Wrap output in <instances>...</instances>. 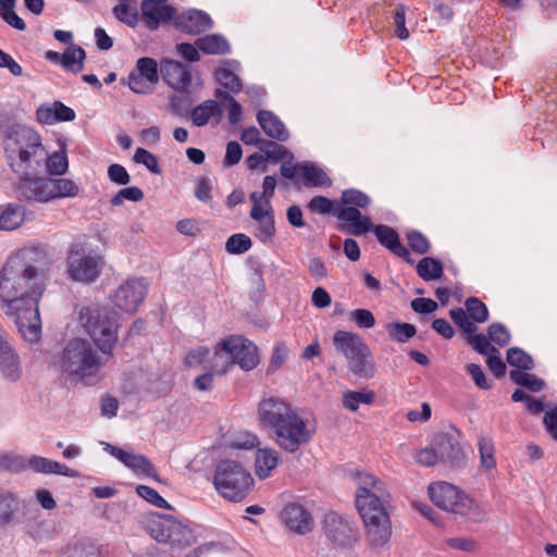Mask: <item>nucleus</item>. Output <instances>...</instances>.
I'll return each mask as SVG.
<instances>
[{
	"instance_id": "f257e3e1",
	"label": "nucleus",
	"mask_w": 557,
	"mask_h": 557,
	"mask_svg": "<svg viewBox=\"0 0 557 557\" xmlns=\"http://www.w3.org/2000/svg\"><path fill=\"white\" fill-rule=\"evenodd\" d=\"M46 283L30 276L10 260L0 271V301L4 313L15 319L18 332L29 343L41 337L39 300Z\"/></svg>"
},
{
	"instance_id": "f03ea898",
	"label": "nucleus",
	"mask_w": 557,
	"mask_h": 557,
	"mask_svg": "<svg viewBox=\"0 0 557 557\" xmlns=\"http://www.w3.org/2000/svg\"><path fill=\"white\" fill-rule=\"evenodd\" d=\"M356 481L358 488L355 503L366 529L367 541L373 547H383L392 535V522L385 508L391 495L385 483L370 473L357 472Z\"/></svg>"
},
{
	"instance_id": "7ed1b4c3",
	"label": "nucleus",
	"mask_w": 557,
	"mask_h": 557,
	"mask_svg": "<svg viewBox=\"0 0 557 557\" xmlns=\"http://www.w3.org/2000/svg\"><path fill=\"white\" fill-rule=\"evenodd\" d=\"M258 412L261 424L271 432L276 445L287 453H296L313 437L314 429L284 400L274 397L263 399Z\"/></svg>"
},
{
	"instance_id": "20e7f679",
	"label": "nucleus",
	"mask_w": 557,
	"mask_h": 557,
	"mask_svg": "<svg viewBox=\"0 0 557 557\" xmlns=\"http://www.w3.org/2000/svg\"><path fill=\"white\" fill-rule=\"evenodd\" d=\"M3 149L8 165L21 177L32 176L33 166L42 161L41 136L32 127L21 124L9 126L3 133Z\"/></svg>"
},
{
	"instance_id": "39448f33",
	"label": "nucleus",
	"mask_w": 557,
	"mask_h": 557,
	"mask_svg": "<svg viewBox=\"0 0 557 557\" xmlns=\"http://www.w3.org/2000/svg\"><path fill=\"white\" fill-rule=\"evenodd\" d=\"M78 320L98 349L111 357L117 341V312L108 307H83Z\"/></svg>"
},
{
	"instance_id": "423d86ee",
	"label": "nucleus",
	"mask_w": 557,
	"mask_h": 557,
	"mask_svg": "<svg viewBox=\"0 0 557 557\" xmlns=\"http://www.w3.org/2000/svg\"><path fill=\"white\" fill-rule=\"evenodd\" d=\"M59 363L63 373L85 381L97 376L106 361L99 357L89 342L74 338L63 348Z\"/></svg>"
},
{
	"instance_id": "0eeeda50",
	"label": "nucleus",
	"mask_w": 557,
	"mask_h": 557,
	"mask_svg": "<svg viewBox=\"0 0 557 557\" xmlns=\"http://www.w3.org/2000/svg\"><path fill=\"white\" fill-rule=\"evenodd\" d=\"M20 199L49 202L53 199L72 198L78 195L79 186L70 178L52 176L21 177L16 187Z\"/></svg>"
},
{
	"instance_id": "6e6552de",
	"label": "nucleus",
	"mask_w": 557,
	"mask_h": 557,
	"mask_svg": "<svg viewBox=\"0 0 557 557\" xmlns=\"http://www.w3.org/2000/svg\"><path fill=\"white\" fill-rule=\"evenodd\" d=\"M252 482L249 471L236 460H221L216 466L213 483L219 494L227 500L242 502Z\"/></svg>"
},
{
	"instance_id": "1a4fd4ad",
	"label": "nucleus",
	"mask_w": 557,
	"mask_h": 557,
	"mask_svg": "<svg viewBox=\"0 0 557 557\" xmlns=\"http://www.w3.org/2000/svg\"><path fill=\"white\" fill-rule=\"evenodd\" d=\"M145 529L157 542L169 543L172 547H189L196 540L193 530L171 515L149 513Z\"/></svg>"
},
{
	"instance_id": "9d476101",
	"label": "nucleus",
	"mask_w": 557,
	"mask_h": 557,
	"mask_svg": "<svg viewBox=\"0 0 557 557\" xmlns=\"http://www.w3.org/2000/svg\"><path fill=\"white\" fill-rule=\"evenodd\" d=\"M429 494L431 500L438 508L471 520L479 519V507L474 500L453 484L447 482L433 483L429 486Z\"/></svg>"
},
{
	"instance_id": "9b49d317",
	"label": "nucleus",
	"mask_w": 557,
	"mask_h": 557,
	"mask_svg": "<svg viewBox=\"0 0 557 557\" xmlns=\"http://www.w3.org/2000/svg\"><path fill=\"white\" fill-rule=\"evenodd\" d=\"M9 260L25 270L30 276L46 283L53 262L52 249L47 244L29 245L21 248Z\"/></svg>"
},
{
	"instance_id": "f8f14e48",
	"label": "nucleus",
	"mask_w": 557,
	"mask_h": 557,
	"mask_svg": "<svg viewBox=\"0 0 557 557\" xmlns=\"http://www.w3.org/2000/svg\"><path fill=\"white\" fill-rule=\"evenodd\" d=\"M67 273L73 281L89 284L100 275V257L82 244H73L67 252Z\"/></svg>"
},
{
	"instance_id": "ddd939ff",
	"label": "nucleus",
	"mask_w": 557,
	"mask_h": 557,
	"mask_svg": "<svg viewBox=\"0 0 557 557\" xmlns=\"http://www.w3.org/2000/svg\"><path fill=\"white\" fill-rule=\"evenodd\" d=\"M322 529L325 536L337 546L349 547L358 540V529L355 523L348 517L335 511L324 515Z\"/></svg>"
},
{
	"instance_id": "4468645a",
	"label": "nucleus",
	"mask_w": 557,
	"mask_h": 557,
	"mask_svg": "<svg viewBox=\"0 0 557 557\" xmlns=\"http://www.w3.org/2000/svg\"><path fill=\"white\" fill-rule=\"evenodd\" d=\"M436 447L438 459L450 468H462L466 465V456L459 443V433H437L432 441Z\"/></svg>"
},
{
	"instance_id": "2eb2a0df",
	"label": "nucleus",
	"mask_w": 557,
	"mask_h": 557,
	"mask_svg": "<svg viewBox=\"0 0 557 557\" xmlns=\"http://www.w3.org/2000/svg\"><path fill=\"white\" fill-rule=\"evenodd\" d=\"M147 290L144 278L127 280L114 294L113 302L125 312L133 313L143 302Z\"/></svg>"
},
{
	"instance_id": "dca6fc26",
	"label": "nucleus",
	"mask_w": 557,
	"mask_h": 557,
	"mask_svg": "<svg viewBox=\"0 0 557 557\" xmlns=\"http://www.w3.org/2000/svg\"><path fill=\"white\" fill-rule=\"evenodd\" d=\"M334 215L341 222L339 230L350 235L361 236L373 228L371 219L357 208L341 207L334 211Z\"/></svg>"
},
{
	"instance_id": "f3484780",
	"label": "nucleus",
	"mask_w": 557,
	"mask_h": 557,
	"mask_svg": "<svg viewBox=\"0 0 557 557\" xmlns=\"http://www.w3.org/2000/svg\"><path fill=\"white\" fill-rule=\"evenodd\" d=\"M160 73L171 88L189 92L191 75L186 65L175 60L165 59L160 63Z\"/></svg>"
},
{
	"instance_id": "a211bd4d",
	"label": "nucleus",
	"mask_w": 557,
	"mask_h": 557,
	"mask_svg": "<svg viewBox=\"0 0 557 557\" xmlns=\"http://www.w3.org/2000/svg\"><path fill=\"white\" fill-rule=\"evenodd\" d=\"M281 518L286 528L300 535L312 531L314 525L311 513L296 503L286 505L281 512Z\"/></svg>"
},
{
	"instance_id": "6ab92c4d",
	"label": "nucleus",
	"mask_w": 557,
	"mask_h": 557,
	"mask_svg": "<svg viewBox=\"0 0 557 557\" xmlns=\"http://www.w3.org/2000/svg\"><path fill=\"white\" fill-rule=\"evenodd\" d=\"M44 160L39 162L38 166H33L32 176H40L47 173L48 176H60L67 172L69 161L66 154L65 144L60 145V150L49 153L44 146Z\"/></svg>"
},
{
	"instance_id": "aec40b11",
	"label": "nucleus",
	"mask_w": 557,
	"mask_h": 557,
	"mask_svg": "<svg viewBox=\"0 0 557 557\" xmlns=\"http://www.w3.org/2000/svg\"><path fill=\"white\" fill-rule=\"evenodd\" d=\"M165 0H143L140 10L143 20L150 30H154L162 22L171 21L175 15V9L162 4Z\"/></svg>"
},
{
	"instance_id": "412c9836",
	"label": "nucleus",
	"mask_w": 557,
	"mask_h": 557,
	"mask_svg": "<svg viewBox=\"0 0 557 557\" xmlns=\"http://www.w3.org/2000/svg\"><path fill=\"white\" fill-rule=\"evenodd\" d=\"M0 373L11 382H16L22 376L20 357L2 334H0Z\"/></svg>"
},
{
	"instance_id": "4be33fe9",
	"label": "nucleus",
	"mask_w": 557,
	"mask_h": 557,
	"mask_svg": "<svg viewBox=\"0 0 557 557\" xmlns=\"http://www.w3.org/2000/svg\"><path fill=\"white\" fill-rule=\"evenodd\" d=\"M372 231L383 247L404 259L407 263L412 264L414 262L408 249L400 243L398 233L392 226L385 224L373 225Z\"/></svg>"
},
{
	"instance_id": "5701e85b",
	"label": "nucleus",
	"mask_w": 557,
	"mask_h": 557,
	"mask_svg": "<svg viewBox=\"0 0 557 557\" xmlns=\"http://www.w3.org/2000/svg\"><path fill=\"white\" fill-rule=\"evenodd\" d=\"M175 25L183 33L190 35H199L213 25L209 14L199 10H188L180 14L175 20Z\"/></svg>"
},
{
	"instance_id": "b1692460",
	"label": "nucleus",
	"mask_w": 557,
	"mask_h": 557,
	"mask_svg": "<svg viewBox=\"0 0 557 557\" xmlns=\"http://www.w3.org/2000/svg\"><path fill=\"white\" fill-rule=\"evenodd\" d=\"M239 338H225L219 342L214 347L213 356L210 360V370L214 374H224L230 367L235 364L232 349L236 348V342Z\"/></svg>"
},
{
	"instance_id": "393cba45",
	"label": "nucleus",
	"mask_w": 557,
	"mask_h": 557,
	"mask_svg": "<svg viewBox=\"0 0 557 557\" xmlns=\"http://www.w3.org/2000/svg\"><path fill=\"white\" fill-rule=\"evenodd\" d=\"M228 338H239L236 342V348L232 349L234 355L235 364H238L244 371H249L256 368L259 363V356L257 346L240 335H232Z\"/></svg>"
},
{
	"instance_id": "a878e982",
	"label": "nucleus",
	"mask_w": 557,
	"mask_h": 557,
	"mask_svg": "<svg viewBox=\"0 0 557 557\" xmlns=\"http://www.w3.org/2000/svg\"><path fill=\"white\" fill-rule=\"evenodd\" d=\"M256 117L260 127L268 137L281 143H284L289 138V132L285 124L272 111L259 110Z\"/></svg>"
},
{
	"instance_id": "bb28decb",
	"label": "nucleus",
	"mask_w": 557,
	"mask_h": 557,
	"mask_svg": "<svg viewBox=\"0 0 557 557\" xmlns=\"http://www.w3.org/2000/svg\"><path fill=\"white\" fill-rule=\"evenodd\" d=\"M29 467L32 470L38 473H55V474H62L69 478H76L78 476V472L70 469L63 463H60L54 460H50L48 458L34 455L27 460L26 467Z\"/></svg>"
},
{
	"instance_id": "cd10ccee",
	"label": "nucleus",
	"mask_w": 557,
	"mask_h": 557,
	"mask_svg": "<svg viewBox=\"0 0 557 557\" xmlns=\"http://www.w3.org/2000/svg\"><path fill=\"white\" fill-rule=\"evenodd\" d=\"M360 352L352 360L348 362L349 370L362 379H370L375 373V366L372 357L371 349L366 343L361 348Z\"/></svg>"
},
{
	"instance_id": "c85d7f7f",
	"label": "nucleus",
	"mask_w": 557,
	"mask_h": 557,
	"mask_svg": "<svg viewBox=\"0 0 557 557\" xmlns=\"http://www.w3.org/2000/svg\"><path fill=\"white\" fill-rule=\"evenodd\" d=\"M366 344V342L361 338L360 335L347 332V331H336L333 335V346L336 351L343 354L345 358L348 355H351L352 351L357 350L360 352V348Z\"/></svg>"
},
{
	"instance_id": "c756f323",
	"label": "nucleus",
	"mask_w": 557,
	"mask_h": 557,
	"mask_svg": "<svg viewBox=\"0 0 557 557\" xmlns=\"http://www.w3.org/2000/svg\"><path fill=\"white\" fill-rule=\"evenodd\" d=\"M366 344V342L361 338L360 335L347 332V331H336L333 335V346L336 351L343 354L345 358L348 355H351L352 351L357 350L360 352V348Z\"/></svg>"
},
{
	"instance_id": "7c9ffc66",
	"label": "nucleus",
	"mask_w": 557,
	"mask_h": 557,
	"mask_svg": "<svg viewBox=\"0 0 557 557\" xmlns=\"http://www.w3.org/2000/svg\"><path fill=\"white\" fill-rule=\"evenodd\" d=\"M278 462V454L273 448H259L256 451V474L259 479H267L276 468Z\"/></svg>"
},
{
	"instance_id": "2f4dec72",
	"label": "nucleus",
	"mask_w": 557,
	"mask_h": 557,
	"mask_svg": "<svg viewBox=\"0 0 557 557\" xmlns=\"http://www.w3.org/2000/svg\"><path fill=\"white\" fill-rule=\"evenodd\" d=\"M221 115L222 109L215 100H206L190 112V119L198 127L207 125L211 117H221Z\"/></svg>"
},
{
	"instance_id": "473e14b6",
	"label": "nucleus",
	"mask_w": 557,
	"mask_h": 557,
	"mask_svg": "<svg viewBox=\"0 0 557 557\" xmlns=\"http://www.w3.org/2000/svg\"><path fill=\"white\" fill-rule=\"evenodd\" d=\"M195 45L206 54H226L231 51L228 41L220 34L200 37Z\"/></svg>"
},
{
	"instance_id": "72a5a7b5",
	"label": "nucleus",
	"mask_w": 557,
	"mask_h": 557,
	"mask_svg": "<svg viewBox=\"0 0 557 557\" xmlns=\"http://www.w3.org/2000/svg\"><path fill=\"white\" fill-rule=\"evenodd\" d=\"M298 170H300L302 173L306 186L329 187L332 185V181L326 175V173L322 169L317 166L313 162H302L298 164Z\"/></svg>"
},
{
	"instance_id": "f704fd0d",
	"label": "nucleus",
	"mask_w": 557,
	"mask_h": 557,
	"mask_svg": "<svg viewBox=\"0 0 557 557\" xmlns=\"http://www.w3.org/2000/svg\"><path fill=\"white\" fill-rule=\"evenodd\" d=\"M86 51L77 45L69 46L63 52L62 67L71 73L77 74L84 69Z\"/></svg>"
},
{
	"instance_id": "c9c22d12",
	"label": "nucleus",
	"mask_w": 557,
	"mask_h": 557,
	"mask_svg": "<svg viewBox=\"0 0 557 557\" xmlns=\"http://www.w3.org/2000/svg\"><path fill=\"white\" fill-rule=\"evenodd\" d=\"M24 209L14 203L4 207L0 214V228L4 231H13L25 221Z\"/></svg>"
},
{
	"instance_id": "e433bc0d",
	"label": "nucleus",
	"mask_w": 557,
	"mask_h": 557,
	"mask_svg": "<svg viewBox=\"0 0 557 557\" xmlns=\"http://www.w3.org/2000/svg\"><path fill=\"white\" fill-rule=\"evenodd\" d=\"M418 275L424 281L438 280L443 275V263L435 258L424 257L416 267Z\"/></svg>"
},
{
	"instance_id": "4c0bfd02",
	"label": "nucleus",
	"mask_w": 557,
	"mask_h": 557,
	"mask_svg": "<svg viewBox=\"0 0 557 557\" xmlns=\"http://www.w3.org/2000/svg\"><path fill=\"white\" fill-rule=\"evenodd\" d=\"M509 376L512 382L531 392H540L545 386V382L542 379L537 377L535 374L527 373L524 370H511Z\"/></svg>"
},
{
	"instance_id": "58836bf2",
	"label": "nucleus",
	"mask_w": 557,
	"mask_h": 557,
	"mask_svg": "<svg viewBox=\"0 0 557 557\" xmlns=\"http://www.w3.org/2000/svg\"><path fill=\"white\" fill-rule=\"evenodd\" d=\"M139 76L145 77L149 84H157L159 81L158 63L149 57L139 58L134 70Z\"/></svg>"
},
{
	"instance_id": "ea45409f",
	"label": "nucleus",
	"mask_w": 557,
	"mask_h": 557,
	"mask_svg": "<svg viewBox=\"0 0 557 557\" xmlns=\"http://www.w3.org/2000/svg\"><path fill=\"white\" fill-rule=\"evenodd\" d=\"M507 362L520 371H529L534 368L533 358L519 347H511L507 350Z\"/></svg>"
},
{
	"instance_id": "a19ab883",
	"label": "nucleus",
	"mask_w": 557,
	"mask_h": 557,
	"mask_svg": "<svg viewBox=\"0 0 557 557\" xmlns=\"http://www.w3.org/2000/svg\"><path fill=\"white\" fill-rule=\"evenodd\" d=\"M375 394L372 391L348 392L343 395V405L350 411H357L360 404L371 405L374 401Z\"/></svg>"
},
{
	"instance_id": "79ce46f5",
	"label": "nucleus",
	"mask_w": 557,
	"mask_h": 557,
	"mask_svg": "<svg viewBox=\"0 0 557 557\" xmlns=\"http://www.w3.org/2000/svg\"><path fill=\"white\" fill-rule=\"evenodd\" d=\"M466 310L472 322L484 323L488 320V309L478 297L471 296L465 301Z\"/></svg>"
},
{
	"instance_id": "37998d69",
	"label": "nucleus",
	"mask_w": 557,
	"mask_h": 557,
	"mask_svg": "<svg viewBox=\"0 0 557 557\" xmlns=\"http://www.w3.org/2000/svg\"><path fill=\"white\" fill-rule=\"evenodd\" d=\"M341 201L344 207L366 209L371 203V198L359 189L349 188L342 193Z\"/></svg>"
},
{
	"instance_id": "c03bdc74",
	"label": "nucleus",
	"mask_w": 557,
	"mask_h": 557,
	"mask_svg": "<svg viewBox=\"0 0 557 557\" xmlns=\"http://www.w3.org/2000/svg\"><path fill=\"white\" fill-rule=\"evenodd\" d=\"M125 466L138 474H145L146 476L153 478V479L157 478L156 467L144 455L132 454V456L129 457V459Z\"/></svg>"
},
{
	"instance_id": "a18cd8bd",
	"label": "nucleus",
	"mask_w": 557,
	"mask_h": 557,
	"mask_svg": "<svg viewBox=\"0 0 557 557\" xmlns=\"http://www.w3.org/2000/svg\"><path fill=\"white\" fill-rule=\"evenodd\" d=\"M18 509V502L11 493H0V525L11 522L15 511Z\"/></svg>"
},
{
	"instance_id": "49530a36",
	"label": "nucleus",
	"mask_w": 557,
	"mask_h": 557,
	"mask_svg": "<svg viewBox=\"0 0 557 557\" xmlns=\"http://www.w3.org/2000/svg\"><path fill=\"white\" fill-rule=\"evenodd\" d=\"M261 151L264 152L267 161L272 163H276L283 159H288L289 161L294 159L293 153L286 147L278 145L273 140L264 141Z\"/></svg>"
},
{
	"instance_id": "de8ad7c7",
	"label": "nucleus",
	"mask_w": 557,
	"mask_h": 557,
	"mask_svg": "<svg viewBox=\"0 0 557 557\" xmlns=\"http://www.w3.org/2000/svg\"><path fill=\"white\" fill-rule=\"evenodd\" d=\"M100 549L89 541H78L67 547L65 557H100Z\"/></svg>"
},
{
	"instance_id": "09e8293b",
	"label": "nucleus",
	"mask_w": 557,
	"mask_h": 557,
	"mask_svg": "<svg viewBox=\"0 0 557 557\" xmlns=\"http://www.w3.org/2000/svg\"><path fill=\"white\" fill-rule=\"evenodd\" d=\"M252 246L250 237L243 233L233 234L225 243V250L231 255H242Z\"/></svg>"
},
{
	"instance_id": "8fccbe9b",
	"label": "nucleus",
	"mask_w": 557,
	"mask_h": 557,
	"mask_svg": "<svg viewBox=\"0 0 557 557\" xmlns=\"http://www.w3.org/2000/svg\"><path fill=\"white\" fill-rule=\"evenodd\" d=\"M387 331L391 337L399 343H406L417 333L413 324L406 322H393L387 325Z\"/></svg>"
},
{
	"instance_id": "3c124183",
	"label": "nucleus",
	"mask_w": 557,
	"mask_h": 557,
	"mask_svg": "<svg viewBox=\"0 0 557 557\" xmlns=\"http://www.w3.org/2000/svg\"><path fill=\"white\" fill-rule=\"evenodd\" d=\"M215 78L224 88L234 94H238L243 89L239 77L227 67H219L215 71Z\"/></svg>"
},
{
	"instance_id": "603ef678",
	"label": "nucleus",
	"mask_w": 557,
	"mask_h": 557,
	"mask_svg": "<svg viewBox=\"0 0 557 557\" xmlns=\"http://www.w3.org/2000/svg\"><path fill=\"white\" fill-rule=\"evenodd\" d=\"M113 15L129 27H135L138 23V10L127 3H119L112 10Z\"/></svg>"
},
{
	"instance_id": "864d4df0",
	"label": "nucleus",
	"mask_w": 557,
	"mask_h": 557,
	"mask_svg": "<svg viewBox=\"0 0 557 557\" xmlns=\"http://www.w3.org/2000/svg\"><path fill=\"white\" fill-rule=\"evenodd\" d=\"M145 195L144 191L136 186L125 187L120 189L110 200V203L114 207L122 206L124 200L134 202L141 201Z\"/></svg>"
},
{
	"instance_id": "5fc2aeb1",
	"label": "nucleus",
	"mask_w": 557,
	"mask_h": 557,
	"mask_svg": "<svg viewBox=\"0 0 557 557\" xmlns=\"http://www.w3.org/2000/svg\"><path fill=\"white\" fill-rule=\"evenodd\" d=\"M138 496L161 509H171V505L152 487L147 485H138L136 487Z\"/></svg>"
},
{
	"instance_id": "6e6d98bb",
	"label": "nucleus",
	"mask_w": 557,
	"mask_h": 557,
	"mask_svg": "<svg viewBox=\"0 0 557 557\" xmlns=\"http://www.w3.org/2000/svg\"><path fill=\"white\" fill-rule=\"evenodd\" d=\"M481 465L485 469H493L496 466L494 458V445L491 438L480 437L478 442Z\"/></svg>"
},
{
	"instance_id": "4d7b16f0",
	"label": "nucleus",
	"mask_w": 557,
	"mask_h": 557,
	"mask_svg": "<svg viewBox=\"0 0 557 557\" xmlns=\"http://www.w3.org/2000/svg\"><path fill=\"white\" fill-rule=\"evenodd\" d=\"M133 159L136 163L145 165L153 174L162 172L157 157L145 148H137Z\"/></svg>"
},
{
	"instance_id": "13d9d810",
	"label": "nucleus",
	"mask_w": 557,
	"mask_h": 557,
	"mask_svg": "<svg viewBox=\"0 0 557 557\" xmlns=\"http://www.w3.org/2000/svg\"><path fill=\"white\" fill-rule=\"evenodd\" d=\"M449 315L454 323L458 325L465 333L474 334L478 327L470 321L467 310L462 308H454L449 311Z\"/></svg>"
},
{
	"instance_id": "bf43d9fd",
	"label": "nucleus",
	"mask_w": 557,
	"mask_h": 557,
	"mask_svg": "<svg viewBox=\"0 0 557 557\" xmlns=\"http://www.w3.org/2000/svg\"><path fill=\"white\" fill-rule=\"evenodd\" d=\"M487 335L490 341L499 346L508 345L511 338L508 329L499 322L492 323L487 327Z\"/></svg>"
},
{
	"instance_id": "052dcab7",
	"label": "nucleus",
	"mask_w": 557,
	"mask_h": 557,
	"mask_svg": "<svg viewBox=\"0 0 557 557\" xmlns=\"http://www.w3.org/2000/svg\"><path fill=\"white\" fill-rule=\"evenodd\" d=\"M407 242L410 249L419 255H424L429 252L431 248L428 238L419 231L409 232L407 234Z\"/></svg>"
},
{
	"instance_id": "680f3d73",
	"label": "nucleus",
	"mask_w": 557,
	"mask_h": 557,
	"mask_svg": "<svg viewBox=\"0 0 557 557\" xmlns=\"http://www.w3.org/2000/svg\"><path fill=\"white\" fill-rule=\"evenodd\" d=\"M275 235V223L274 215L269 214L265 219L259 221V225L257 227L256 236L262 242L268 243L273 239Z\"/></svg>"
},
{
	"instance_id": "e2e57ef3",
	"label": "nucleus",
	"mask_w": 557,
	"mask_h": 557,
	"mask_svg": "<svg viewBox=\"0 0 557 557\" xmlns=\"http://www.w3.org/2000/svg\"><path fill=\"white\" fill-rule=\"evenodd\" d=\"M468 342L481 355L488 356L492 352L498 354V349L490 344L488 338L484 334L469 335Z\"/></svg>"
},
{
	"instance_id": "0e129e2a",
	"label": "nucleus",
	"mask_w": 557,
	"mask_h": 557,
	"mask_svg": "<svg viewBox=\"0 0 557 557\" xmlns=\"http://www.w3.org/2000/svg\"><path fill=\"white\" fill-rule=\"evenodd\" d=\"M350 320L354 321L360 329H370L375 324L373 313L368 309H356L350 312Z\"/></svg>"
},
{
	"instance_id": "69168bd1",
	"label": "nucleus",
	"mask_w": 557,
	"mask_h": 557,
	"mask_svg": "<svg viewBox=\"0 0 557 557\" xmlns=\"http://www.w3.org/2000/svg\"><path fill=\"white\" fill-rule=\"evenodd\" d=\"M405 14H406L405 5L398 4L394 12V15H393L394 24L396 26L395 34L399 39H403V40L407 39L409 37V32L405 26V22H406Z\"/></svg>"
},
{
	"instance_id": "338daca9",
	"label": "nucleus",
	"mask_w": 557,
	"mask_h": 557,
	"mask_svg": "<svg viewBox=\"0 0 557 557\" xmlns=\"http://www.w3.org/2000/svg\"><path fill=\"white\" fill-rule=\"evenodd\" d=\"M308 208L312 212H318L320 214H334V205L333 201L324 196H314L308 203Z\"/></svg>"
},
{
	"instance_id": "774afa93",
	"label": "nucleus",
	"mask_w": 557,
	"mask_h": 557,
	"mask_svg": "<svg viewBox=\"0 0 557 557\" xmlns=\"http://www.w3.org/2000/svg\"><path fill=\"white\" fill-rule=\"evenodd\" d=\"M108 176L111 182L117 185H127L131 182L127 170L119 163H113L108 168Z\"/></svg>"
}]
</instances>
